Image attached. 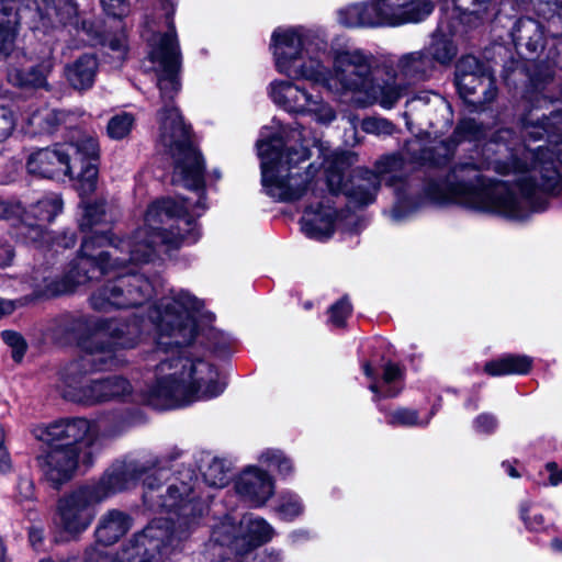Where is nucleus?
<instances>
[{
    "instance_id": "37",
    "label": "nucleus",
    "mask_w": 562,
    "mask_h": 562,
    "mask_svg": "<svg viewBox=\"0 0 562 562\" xmlns=\"http://www.w3.org/2000/svg\"><path fill=\"white\" fill-rule=\"evenodd\" d=\"M531 364L532 360L527 356L507 355L487 362L484 367V371L492 376L525 374L530 370Z\"/></svg>"
},
{
    "instance_id": "17",
    "label": "nucleus",
    "mask_w": 562,
    "mask_h": 562,
    "mask_svg": "<svg viewBox=\"0 0 562 562\" xmlns=\"http://www.w3.org/2000/svg\"><path fill=\"white\" fill-rule=\"evenodd\" d=\"M378 176L380 184L384 182L394 188L396 203L390 211L392 221L400 222L417 207L414 202V191L405 178V159L401 154H389L380 157L371 170Z\"/></svg>"
},
{
    "instance_id": "46",
    "label": "nucleus",
    "mask_w": 562,
    "mask_h": 562,
    "mask_svg": "<svg viewBox=\"0 0 562 562\" xmlns=\"http://www.w3.org/2000/svg\"><path fill=\"white\" fill-rule=\"evenodd\" d=\"M304 506L301 498L293 493L280 494L279 504L276 508L279 516L284 520H292L303 513Z\"/></svg>"
},
{
    "instance_id": "8",
    "label": "nucleus",
    "mask_w": 562,
    "mask_h": 562,
    "mask_svg": "<svg viewBox=\"0 0 562 562\" xmlns=\"http://www.w3.org/2000/svg\"><path fill=\"white\" fill-rule=\"evenodd\" d=\"M99 157L97 138L81 135L76 140L33 151L27 158L26 168L30 173L44 178H78L81 192L90 194L97 186Z\"/></svg>"
},
{
    "instance_id": "25",
    "label": "nucleus",
    "mask_w": 562,
    "mask_h": 562,
    "mask_svg": "<svg viewBox=\"0 0 562 562\" xmlns=\"http://www.w3.org/2000/svg\"><path fill=\"white\" fill-rule=\"evenodd\" d=\"M383 26L418 22L432 11L429 0H376Z\"/></svg>"
},
{
    "instance_id": "5",
    "label": "nucleus",
    "mask_w": 562,
    "mask_h": 562,
    "mask_svg": "<svg viewBox=\"0 0 562 562\" xmlns=\"http://www.w3.org/2000/svg\"><path fill=\"white\" fill-rule=\"evenodd\" d=\"M191 206L187 200L180 203L172 199H162L151 203L145 215V224L132 237L120 241L125 246L123 256H119V246L113 252H101L98 258L92 254L94 239L100 245L112 243L106 235L93 236L82 244L83 259L81 265H98L101 272H114L130 262H148L158 245L179 247L181 243H195L199 234L195 223L188 217Z\"/></svg>"
},
{
    "instance_id": "26",
    "label": "nucleus",
    "mask_w": 562,
    "mask_h": 562,
    "mask_svg": "<svg viewBox=\"0 0 562 562\" xmlns=\"http://www.w3.org/2000/svg\"><path fill=\"white\" fill-rule=\"evenodd\" d=\"M235 490L245 501L259 507L274 494V482L266 471L249 467L237 479Z\"/></svg>"
},
{
    "instance_id": "35",
    "label": "nucleus",
    "mask_w": 562,
    "mask_h": 562,
    "mask_svg": "<svg viewBox=\"0 0 562 562\" xmlns=\"http://www.w3.org/2000/svg\"><path fill=\"white\" fill-rule=\"evenodd\" d=\"M82 115L83 112L42 109L34 112L29 122L41 132L54 133L59 126H74Z\"/></svg>"
},
{
    "instance_id": "21",
    "label": "nucleus",
    "mask_w": 562,
    "mask_h": 562,
    "mask_svg": "<svg viewBox=\"0 0 562 562\" xmlns=\"http://www.w3.org/2000/svg\"><path fill=\"white\" fill-rule=\"evenodd\" d=\"M97 318L85 315L64 314L53 319L48 327L50 337L59 342L78 341L82 353L83 344H91L92 348L99 346L101 340L94 331Z\"/></svg>"
},
{
    "instance_id": "58",
    "label": "nucleus",
    "mask_w": 562,
    "mask_h": 562,
    "mask_svg": "<svg viewBox=\"0 0 562 562\" xmlns=\"http://www.w3.org/2000/svg\"><path fill=\"white\" fill-rule=\"evenodd\" d=\"M496 426V418L490 414H481L474 420V428L480 432H491Z\"/></svg>"
},
{
    "instance_id": "27",
    "label": "nucleus",
    "mask_w": 562,
    "mask_h": 562,
    "mask_svg": "<svg viewBox=\"0 0 562 562\" xmlns=\"http://www.w3.org/2000/svg\"><path fill=\"white\" fill-rule=\"evenodd\" d=\"M434 71L432 60L423 49L401 55L395 65L396 79L408 87L428 80Z\"/></svg>"
},
{
    "instance_id": "22",
    "label": "nucleus",
    "mask_w": 562,
    "mask_h": 562,
    "mask_svg": "<svg viewBox=\"0 0 562 562\" xmlns=\"http://www.w3.org/2000/svg\"><path fill=\"white\" fill-rule=\"evenodd\" d=\"M149 474V469L144 464L119 463L110 468L99 482L88 485L101 497L100 502H103L109 496L134 485L138 480L144 482Z\"/></svg>"
},
{
    "instance_id": "52",
    "label": "nucleus",
    "mask_w": 562,
    "mask_h": 562,
    "mask_svg": "<svg viewBox=\"0 0 562 562\" xmlns=\"http://www.w3.org/2000/svg\"><path fill=\"white\" fill-rule=\"evenodd\" d=\"M481 132V126L473 119H464L459 122L451 137L459 143L465 138H477Z\"/></svg>"
},
{
    "instance_id": "42",
    "label": "nucleus",
    "mask_w": 562,
    "mask_h": 562,
    "mask_svg": "<svg viewBox=\"0 0 562 562\" xmlns=\"http://www.w3.org/2000/svg\"><path fill=\"white\" fill-rule=\"evenodd\" d=\"M239 525H236V520L232 516H226L223 521L216 525L212 532V539L221 546L232 547L238 553H241L237 549V539H240Z\"/></svg>"
},
{
    "instance_id": "55",
    "label": "nucleus",
    "mask_w": 562,
    "mask_h": 562,
    "mask_svg": "<svg viewBox=\"0 0 562 562\" xmlns=\"http://www.w3.org/2000/svg\"><path fill=\"white\" fill-rule=\"evenodd\" d=\"M15 127V117L11 110L0 106V142L7 139Z\"/></svg>"
},
{
    "instance_id": "62",
    "label": "nucleus",
    "mask_w": 562,
    "mask_h": 562,
    "mask_svg": "<svg viewBox=\"0 0 562 562\" xmlns=\"http://www.w3.org/2000/svg\"><path fill=\"white\" fill-rule=\"evenodd\" d=\"M54 244H56L57 246L63 247V248L74 247L75 244H76L75 234L74 233L65 232L60 236H58L56 238H54L52 236V240H50V243L47 246L54 245Z\"/></svg>"
},
{
    "instance_id": "56",
    "label": "nucleus",
    "mask_w": 562,
    "mask_h": 562,
    "mask_svg": "<svg viewBox=\"0 0 562 562\" xmlns=\"http://www.w3.org/2000/svg\"><path fill=\"white\" fill-rule=\"evenodd\" d=\"M22 213L23 205L20 202L9 203L0 201V218L12 221L15 227Z\"/></svg>"
},
{
    "instance_id": "1",
    "label": "nucleus",
    "mask_w": 562,
    "mask_h": 562,
    "mask_svg": "<svg viewBox=\"0 0 562 562\" xmlns=\"http://www.w3.org/2000/svg\"><path fill=\"white\" fill-rule=\"evenodd\" d=\"M520 143L512 130H499L483 150L486 168L515 176V186L487 181L472 164L456 165L443 181H431L426 196L436 203L525 220L544 209L548 195L562 192V112L550 117L529 112Z\"/></svg>"
},
{
    "instance_id": "7",
    "label": "nucleus",
    "mask_w": 562,
    "mask_h": 562,
    "mask_svg": "<svg viewBox=\"0 0 562 562\" xmlns=\"http://www.w3.org/2000/svg\"><path fill=\"white\" fill-rule=\"evenodd\" d=\"M224 389L213 364L178 356L160 360L155 381L143 391L142 401L157 409H169L216 397Z\"/></svg>"
},
{
    "instance_id": "39",
    "label": "nucleus",
    "mask_w": 562,
    "mask_h": 562,
    "mask_svg": "<svg viewBox=\"0 0 562 562\" xmlns=\"http://www.w3.org/2000/svg\"><path fill=\"white\" fill-rule=\"evenodd\" d=\"M512 36L516 46H526L535 52L541 40L540 26L532 19H519L514 25Z\"/></svg>"
},
{
    "instance_id": "12",
    "label": "nucleus",
    "mask_w": 562,
    "mask_h": 562,
    "mask_svg": "<svg viewBox=\"0 0 562 562\" xmlns=\"http://www.w3.org/2000/svg\"><path fill=\"white\" fill-rule=\"evenodd\" d=\"M357 160L351 151L334 154L326 168V183L331 194L342 193L355 204L368 205L374 202L381 184L370 169L357 168L349 173Z\"/></svg>"
},
{
    "instance_id": "23",
    "label": "nucleus",
    "mask_w": 562,
    "mask_h": 562,
    "mask_svg": "<svg viewBox=\"0 0 562 562\" xmlns=\"http://www.w3.org/2000/svg\"><path fill=\"white\" fill-rule=\"evenodd\" d=\"M149 474V469L144 464L119 463L110 468L99 482L88 485L101 497L100 502H103L109 496L134 485L138 480L144 482Z\"/></svg>"
},
{
    "instance_id": "33",
    "label": "nucleus",
    "mask_w": 562,
    "mask_h": 562,
    "mask_svg": "<svg viewBox=\"0 0 562 562\" xmlns=\"http://www.w3.org/2000/svg\"><path fill=\"white\" fill-rule=\"evenodd\" d=\"M131 527L130 517L123 512L112 509L99 520L95 529L97 541L111 546L119 541Z\"/></svg>"
},
{
    "instance_id": "32",
    "label": "nucleus",
    "mask_w": 562,
    "mask_h": 562,
    "mask_svg": "<svg viewBox=\"0 0 562 562\" xmlns=\"http://www.w3.org/2000/svg\"><path fill=\"white\" fill-rule=\"evenodd\" d=\"M53 70V63L49 59L26 69L12 68L8 72L9 81L24 89H46L48 90L47 77Z\"/></svg>"
},
{
    "instance_id": "38",
    "label": "nucleus",
    "mask_w": 562,
    "mask_h": 562,
    "mask_svg": "<svg viewBox=\"0 0 562 562\" xmlns=\"http://www.w3.org/2000/svg\"><path fill=\"white\" fill-rule=\"evenodd\" d=\"M423 50L427 53L434 66L436 64L447 66L457 56V47L453 42L441 32H436L429 45Z\"/></svg>"
},
{
    "instance_id": "11",
    "label": "nucleus",
    "mask_w": 562,
    "mask_h": 562,
    "mask_svg": "<svg viewBox=\"0 0 562 562\" xmlns=\"http://www.w3.org/2000/svg\"><path fill=\"white\" fill-rule=\"evenodd\" d=\"M85 353L66 366L61 372L63 397L82 405L102 403L100 379L89 380L87 375L109 369L113 366V356L110 349L91 344H83Z\"/></svg>"
},
{
    "instance_id": "61",
    "label": "nucleus",
    "mask_w": 562,
    "mask_h": 562,
    "mask_svg": "<svg viewBox=\"0 0 562 562\" xmlns=\"http://www.w3.org/2000/svg\"><path fill=\"white\" fill-rule=\"evenodd\" d=\"M10 467V456L4 445V430L0 427V472L8 471Z\"/></svg>"
},
{
    "instance_id": "64",
    "label": "nucleus",
    "mask_w": 562,
    "mask_h": 562,
    "mask_svg": "<svg viewBox=\"0 0 562 562\" xmlns=\"http://www.w3.org/2000/svg\"><path fill=\"white\" fill-rule=\"evenodd\" d=\"M546 469L550 472L549 481L551 485L555 486L562 483V470L558 468L555 462H548Z\"/></svg>"
},
{
    "instance_id": "28",
    "label": "nucleus",
    "mask_w": 562,
    "mask_h": 562,
    "mask_svg": "<svg viewBox=\"0 0 562 562\" xmlns=\"http://www.w3.org/2000/svg\"><path fill=\"white\" fill-rule=\"evenodd\" d=\"M270 95L284 110L300 114L308 109L310 101L314 97L313 93L291 81L272 82Z\"/></svg>"
},
{
    "instance_id": "20",
    "label": "nucleus",
    "mask_w": 562,
    "mask_h": 562,
    "mask_svg": "<svg viewBox=\"0 0 562 562\" xmlns=\"http://www.w3.org/2000/svg\"><path fill=\"white\" fill-rule=\"evenodd\" d=\"M48 446L49 450L38 456L37 461L45 479L55 488H59L72 477L79 460L87 465L91 464L90 451H79L76 448H66L60 445Z\"/></svg>"
},
{
    "instance_id": "19",
    "label": "nucleus",
    "mask_w": 562,
    "mask_h": 562,
    "mask_svg": "<svg viewBox=\"0 0 562 562\" xmlns=\"http://www.w3.org/2000/svg\"><path fill=\"white\" fill-rule=\"evenodd\" d=\"M32 432L37 440L46 445H60L79 451L90 448L95 440L92 423L82 417L58 419L37 426Z\"/></svg>"
},
{
    "instance_id": "24",
    "label": "nucleus",
    "mask_w": 562,
    "mask_h": 562,
    "mask_svg": "<svg viewBox=\"0 0 562 562\" xmlns=\"http://www.w3.org/2000/svg\"><path fill=\"white\" fill-rule=\"evenodd\" d=\"M458 140L449 137L426 145L422 139H411L404 146L405 155L415 164L429 167L447 166L456 154Z\"/></svg>"
},
{
    "instance_id": "13",
    "label": "nucleus",
    "mask_w": 562,
    "mask_h": 562,
    "mask_svg": "<svg viewBox=\"0 0 562 562\" xmlns=\"http://www.w3.org/2000/svg\"><path fill=\"white\" fill-rule=\"evenodd\" d=\"M155 294L148 278L138 273L120 274L98 288L90 296V305L99 312L135 308Z\"/></svg>"
},
{
    "instance_id": "31",
    "label": "nucleus",
    "mask_w": 562,
    "mask_h": 562,
    "mask_svg": "<svg viewBox=\"0 0 562 562\" xmlns=\"http://www.w3.org/2000/svg\"><path fill=\"white\" fill-rule=\"evenodd\" d=\"M398 80L395 78L392 82L383 85H374L372 80L370 87L361 97L359 104L367 106L379 103L384 109H392L408 90V86L404 81L402 83Z\"/></svg>"
},
{
    "instance_id": "3",
    "label": "nucleus",
    "mask_w": 562,
    "mask_h": 562,
    "mask_svg": "<svg viewBox=\"0 0 562 562\" xmlns=\"http://www.w3.org/2000/svg\"><path fill=\"white\" fill-rule=\"evenodd\" d=\"M278 70L292 79H305L337 93H351L359 103L373 79L372 56L361 49H337L333 69L316 58L326 43L308 31L290 29L272 35Z\"/></svg>"
},
{
    "instance_id": "57",
    "label": "nucleus",
    "mask_w": 562,
    "mask_h": 562,
    "mask_svg": "<svg viewBox=\"0 0 562 562\" xmlns=\"http://www.w3.org/2000/svg\"><path fill=\"white\" fill-rule=\"evenodd\" d=\"M16 498L20 503L32 501L34 497V483L30 477L19 479Z\"/></svg>"
},
{
    "instance_id": "45",
    "label": "nucleus",
    "mask_w": 562,
    "mask_h": 562,
    "mask_svg": "<svg viewBox=\"0 0 562 562\" xmlns=\"http://www.w3.org/2000/svg\"><path fill=\"white\" fill-rule=\"evenodd\" d=\"M303 114L311 115L315 122L328 125L336 120V111L321 95H314Z\"/></svg>"
},
{
    "instance_id": "49",
    "label": "nucleus",
    "mask_w": 562,
    "mask_h": 562,
    "mask_svg": "<svg viewBox=\"0 0 562 562\" xmlns=\"http://www.w3.org/2000/svg\"><path fill=\"white\" fill-rule=\"evenodd\" d=\"M361 128L363 132H366L368 134H373V135H378V136L392 135L396 130L395 125L392 122H390L389 120L383 119V117L363 119L361 122Z\"/></svg>"
},
{
    "instance_id": "34",
    "label": "nucleus",
    "mask_w": 562,
    "mask_h": 562,
    "mask_svg": "<svg viewBox=\"0 0 562 562\" xmlns=\"http://www.w3.org/2000/svg\"><path fill=\"white\" fill-rule=\"evenodd\" d=\"M98 61L92 55L85 54L65 68L69 85L79 91L90 89L95 79Z\"/></svg>"
},
{
    "instance_id": "30",
    "label": "nucleus",
    "mask_w": 562,
    "mask_h": 562,
    "mask_svg": "<svg viewBox=\"0 0 562 562\" xmlns=\"http://www.w3.org/2000/svg\"><path fill=\"white\" fill-rule=\"evenodd\" d=\"M240 539L237 549L243 553L269 541L272 537L271 526L262 518L245 515L239 520Z\"/></svg>"
},
{
    "instance_id": "44",
    "label": "nucleus",
    "mask_w": 562,
    "mask_h": 562,
    "mask_svg": "<svg viewBox=\"0 0 562 562\" xmlns=\"http://www.w3.org/2000/svg\"><path fill=\"white\" fill-rule=\"evenodd\" d=\"M204 482L216 488L224 487L229 480L228 470L225 467L224 460L213 458L202 472Z\"/></svg>"
},
{
    "instance_id": "10",
    "label": "nucleus",
    "mask_w": 562,
    "mask_h": 562,
    "mask_svg": "<svg viewBox=\"0 0 562 562\" xmlns=\"http://www.w3.org/2000/svg\"><path fill=\"white\" fill-rule=\"evenodd\" d=\"M105 214L104 203L95 202L92 204H87L83 207L82 216L79 221V227L82 232H91L90 235L86 236L82 241L86 239L93 238V236L106 235L112 239V243H105L100 245V239H94L92 254L95 258L99 257L101 252H113L114 246H119V256H123L125 251V246H121L120 241H125V239H117L112 237L108 232L98 231L95 227L103 221ZM83 243H81L82 245ZM82 246L80 247L79 256L76 262L71 266L67 276L61 281H52L45 290V294L48 295H60L64 293L71 292L77 285L85 284L88 281L98 278V274H108L109 272H101L98 265L85 266L81 265V260L85 258L82 255Z\"/></svg>"
},
{
    "instance_id": "16",
    "label": "nucleus",
    "mask_w": 562,
    "mask_h": 562,
    "mask_svg": "<svg viewBox=\"0 0 562 562\" xmlns=\"http://www.w3.org/2000/svg\"><path fill=\"white\" fill-rule=\"evenodd\" d=\"M454 81L460 97L475 109L484 108L497 95L495 79L474 56L457 63Z\"/></svg>"
},
{
    "instance_id": "15",
    "label": "nucleus",
    "mask_w": 562,
    "mask_h": 562,
    "mask_svg": "<svg viewBox=\"0 0 562 562\" xmlns=\"http://www.w3.org/2000/svg\"><path fill=\"white\" fill-rule=\"evenodd\" d=\"M64 202L57 194L45 195L27 207L23 206L16 224V235L27 244L46 247L52 240L48 225L63 212Z\"/></svg>"
},
{
    "instance_id": "48",
    "label": "nucleus",
    "mask_w": 562,
    "mask_h": 562,
    "mask_svg": "<svg viewBox=\"0 0 562 562\" xmlns=\"http://www.w3.org/2000/svg\"><path fill=\"white\" fill-rule=\"evenodd\" d=\"M261 461L268 467L276 469L279 474L286 477L293 473V465L283 452L279 450H267L261 454Z\"/></svg>"
},
{
    "instance_id": "9",
    "label": "nucleus",
    "mask_w": 562,
    "mask_h": 562,
    "mask_svg": "<svg viewBox=\"0 0 562 562\" xmlns=\"http://www.w3.org/2000/svg\"><path fill=\"white\" fill-rule=\"evenodd\" d=\"M160 476V471H154L144 480V503L151 509L166 512L184 526L195 527L205 506L196 492L198 480L194 472L186 470L172 479L164 494H156Z\"/></svg>"
},
{
    "instance_id": "41",
    "label": "nucleus",
    "mask_w": 562,
    "mask_h": 562,
    "mask_svg": "<svg viewBox=\"0 0 562 562\" xmlns=\"http://www.w3.org/2000/svg\"><path fill=\"white\" fill-rule=\"evenodd\" d=\"M454 9L460 13L462 21L476 23L484 19L492 4V0H452Z\"/></svg>"
},
{
    "instance_id": "51",
    "label": "nucleus",
    "mask_w": 562,
    "mask_h": 562,
    "mask_svg": "<svg viewBox=\"0 0 562 562\" xmlns=\"http://www.w3.org/2000/svg\"><path fill=\"white\" fill-rule=\"evenodd\" d=\"M1 336L3 341L11 348L13 360L20 362L26 351L24 338L13 330H4Z\"/></svg>"
},
{
    "instance_id": "6",
    "label": "nucleus",
    "mask_w": 562,
    "mask_h": 562,
    "mask_svg": "<svg viewBox=\"0 0 562 562\" xmlns=\"http://www.w3.org/2000/svg\"><path fill=\"white\" fill-rule=\"evenodd\" d=\"M203 307V303L190 292L171 290L149 313L147 319L132 323L117 319L97 318L95 335L101 344L99 347L110 349L114 357L113 346L132 348L143 333L155 328L157 345L161 350L190 345L196 336L194 314Z\"/></svg>"
},
{
    "instance_id": "36",
    "label": "nucleus",
    "mask_w": 562,
    "mask_h": 562,
    "mask_svg": "<svg viewBox=\"0 0 562 562\" xmlns=\"http://www.w3.org/2000/svg\"><path fill=\"white\" fill-rule=\"evenodd\" d=\"M14 0H0V57H7L14 47L19 15Z\"/></svg>"
},
{
    "instance_id": "53",
    "label": "nucleus",
    "mask_w": 562,
    "mask_h": 562,
    "mask_svg": "<svg viewBox=\"0 0 562 562\" xmlns=\"http://www.w3.org/2000/svg\"><path fill=\"white\" fill-rule=\"evenodd\" d=\"M351 314V305L347 299H341L329 308V321L334 326L342 327Z\"/></svg>"
},
{
    "instance_id": "2",
    "label": "nucleus",
    "mask_w": 562,
    "mask_h": 562,
    "mask_svg": "<svg viewBox=\"0 0 562 562\" xmlns=\"http://www.w3.org/2000/svg\"><path fill=\"white\" fill-rule=\"evenodd\" d=\"M257 147L267 194L283 202L303 199L306 203L302 217L303 232L315 239L330 237L336 211L324 190L318 188L316 169L312 164L303 166L310 158L308 148L284 143L280 136L260 139Z\"/></svg>"
},
{
    "instance_id": "60",
    "label": "nucleus",
    "mask_w": 562,
    "mask_h": 562,
    "mask_svg": "<svg viewBox=\"0 0 562 562\" xmlns=\"http://www.w3.org/2000/svg\"><path fill=\"white\" fill-rule=\"evenodd\" d=\"M402 378L401 369L394 363H387L383 372L384 384L391 386V384Z\"/></svg>"
},
{
    "instance_id": "50",
    "label": "nucleus",
    "mask_w": 562,
    "mask_h": 562,
    "mask_svg": "<svg viewBox=\"0 0 562 562\" xmlns=\"http://www.w3.org/2000/svg\"><path fill=\"white\" fill-rule=\"evenodd\" d=\"M387 424L392 426L404 427L423 425V423H420L418 419L417 412L408 408H400L394 412H391L387 415Z\"/></svg>"
},
{
    "instance_id": "4",
    "label": "nucleus",
    "mask_w": 562,
    "mask_h": 562,
    "mask_svg": "<svg viewBox=\"0 0 562 562\" xmlns=\"http://www.w3.org/2000/svg\"><path fill=\"white\" fill-rule=\"evenodd\" d=\"M147 42L150 46L149 58L160 68L157 86L164 106L158 112V143L175 160L172 182L203 193L204 162L191 144L189 127L184 124L178 108L172 104L180 89L178 72L181 65L180 48L172 22H169L168 32L153 34L147 37Z\"/></svg>"
},
{
    "instance_id": "18",
    "label": "nucleus",
    "mask_w": 562,
    "mask_h": 562,
    "mask_svg": "<svg viewBox=\"0 0 562 562\" xmlns=\"http://www.w3.org/2000/svg\"><path fill=\"white\" fill-rule=\"evenodd\" d=\"M88 484L82 485L59 498L57 522L70 535H79L89 528L95 517L99 496Z\"/></svg>"
},
{
    "instance_id": "40",
    "label": "nucleus",
    "mask_w": 562,
    "mask_h": 562,
    "mask_svg": "<svg viewBox=\"0 0 562 562\" xmlns=\"http://www.w3.org/2000/svg\"><path fill=\"white\" fill-rule=\"evenodd\" d=\"M85 562H148L147 558L140 554L137 549L131 544L124 548L116 555L112 557L97 548H89L85 553Z\"/></svg>"
},
{
    "instance_id": "29",
    "label": "nucleus",
    "mask_w": 562,
    "mask_h": 562,
    "mask_svg": "<svg viewBox=\"0 0 562 562\" xmlns=\"http://www.w3.org/2000/svg\"><path fill=\"white\" fill-rule=\"evenodd\" d=\"M338 21L346 27L383 26L376 0L349 4L338 11Z\"/></svg>"
},
{
    "instance_id": "14",
    "label": "nucleus",
    "mask_w": 562,
    "mask_h": 562,
    "mask_svg": "<svg viewBox=\"0 0 562 562\" xmlns=\"http://www.w3.org/2000/svg\"><path fill=\"white\" fill-rule=\"evenodd\" d=\"M194 527L168 518H155L134 536L133 546L148 562H167L178 552Z\"/></svg>"
},
{
    "instance_id": "63",
    "label": "nucleus",
    "mask_w": 562,
    "mask_h": 562,
    "mask_svg": "<svg viewBox=\"0 0 562 562\" xmlns=\"http://www.w3.org/2000/svg\"><path fill=\"white\" fill-rule=\"evenodd\" d=\"M369 389L375 394V401L380 400L381 397H394L400 393V389H395L393 386H387L383 392H380L378 383L375 381L371 383Z\"/></svg>"
},
{
    "instance_id": "59",
    "label": "nucleus",
    "mask_w": 562,
    "mask_h": 562,
    "mask_svg": "<svg viewBox=\"0 0 562 562\" xmlns=\"http://www.w3.org/2000/svg\"><path fill=\"white\" fill-rule=\"evenodd\" d=\"M108 47L117 54V58L123 59L126 54V37L124 34L110 38L106 43Z\"/></svg>"
},
{
    "instance_id": "54",
    "label": "nucleus",
    "mask_w": 562,
    "mask_h": 562,
    "mask_svg": "<svg viewBox=\"0 0 562 562\" xmlns=\"http://www.w3.org/2000/svg\"><path fill=\"white\" fill-rule=\"evenodd\" d=\"M101 4L108 15L117 19L125 16L130 11L127 0H101Z\"/></svg>"
},
{
    "instance_id": "43",
    "label": "nucleus",
    "mask_w": 562,
    "mask_h": 562,
    "mask_svg": "<svg viewBox=\"0 0 562 562\" xmlns=\"http://www.w3.org/2000/svg\"><path fill=\"white\" fill-rule=\"evenodd\" d=\"M101 382V396L102 403L113 401V400H122L126 396H130L133 392V387L131 383L122 376H109L104 379H100Z\"/></svg>"
},
{
    "instance_id": "47",
    "label": "nucleus",
    "mask_w": 562,
    "mask_h": 562,
    "mask_svg": "<svg viewBox=\"0 0 562 562\" xmlns=\"http://www.w3.org/2000/svg\"><path fill=\"white\" fill-rule=\"evenodd\" d=\"M134 122H135V119L130 113L123 112V113L116 114L113 117H111L108 123V126H106L108 135L112 139H122L131 133V131L134 126Z\"/></svg>"
}]
</instances>
